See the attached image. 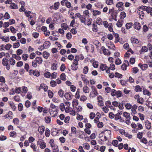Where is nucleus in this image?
Here are the masks:
<instances>
[{"label": "nucleus", "mask_w": 152, "mask_h": 152, "mask_svg": "<svg viewBox=\"0 0 152 152\" xmlns=\"http://www.w3.org/2000/svg\"><path fill=\"white\" fill-rule=\"evenodd\" d=\"M9 104L13 111H15L16 110V107L13 102H10Z\"/></svg>", "instance_id": "34"}, {"label": "nucleus", "mask_w": 152, "mask_h": 152, "mask_svg": "<svg viewBox=\"0 0 152 152\" xmlns=\"http://www.w3.org/2000/svg\"><path fill=\"white\" fill-rule=\"evenodd\" d=\"M49 110L50 115H51L52 117H55L57 115V111L56 109L53 110L52 109H49Z\"/></svg>", "instance_id": "7"}, {"label": "nucleus", "mask_w": 152, "mask_h": 152, "mask_svg": "<svg viewBox=\"0 0 152 152\" xmlns=\"http://www.w3.org/2000/svg\"><path fill=\"white\" fill-rule=\"evenodd\" d=\"M9 61L10 64L12 65H14L15 64V61L13 59V57L10 58Z\"/></svg>", "instance_id": "45"}, {"label": "nucleus", "mask_w": 152, "mask_h": 152, "mask_svg": "<svg viewBox=\"0 0 152 152\" xmlns=\"http://www.w3.org/2000/svg\"><path fill=\"white\" fill-rule=\"evenodd\" d=\"M126 16V14L124 11L121 12L120 13V17L121 19H124Z\"/></svg>", "instance_id": "32"}, {"label": "nucleus", "mask_w": 152, "mask_h": 152, "mask_svg": "<svg viewBox=\"0 0 152 152\" xmlns=\"http://www.w3.org/2000/svg\"><path fill=\"white\" fill-rule=\"evenodd\" d=\"M102 134L104 135V139L103 140L106 141L108 139H110L111 137V132L110 130H106L104 132H102Z\"/></svg>", "instance_id": "1"}, {"label": "nucleus", "mask_w": 152, "mask_h": 152, "mask_svg": "<svg viewBox=\"0 0 152 152\" xmlns=\"http://www.w3.org/2000/svg\"><path fill=\"white\" fill-rule=\"evenodd\" d=\"M148 48L146 46H142L141 49L140 51V54L142 53H145L147 52Z\"/></svg>", "instance_id": "22"}, {"label": "nucleus", "mask_w": 152, "mask_h": 152, "mask_svg": "<svg viewBox=\"0 0 152 152\" xmlns=\"http://www.w3.org/2000/svg\"><path fill=\"white\" fill-rule=\"evenodd\" d=\"M43 57L47 59L50 56V53L46 51H44L42 53Z\"/></svg>", "instance_id": "28"}, {"label": "nucleus", "mask_w": 152, "mask_h": 152, "mask_svg": "<svg viewBox=\"0 0 152 152\" xmlns=\"http://www.w3.org/2000/svg\"><path fill=\"white\" fill-rule=\"evenodd\" d=\"M45 134L46 137H49L50 135V131L47 128L45 129Z\"/></svg>", "instance_id": "57"}, {"label": "nucleus", "mask_w": 152, "mask_h": 152, "mask_svg": "<svg viewBox=\"0 0 152 152\" xmlns=\"http://www.w3.org/2000/svg\"><path fill=\"white\" fill-rule=\"evenodd\" d=\"M145 125L146 128L147 129H150L151 127V124L148 121H147L145 122Z\"/></svg>", "instance_id": "44"}, {"label": "nucleus", "mask_w": 152, "mask_h": 152, "mask_svg": "<svg viewBox=\"0 0 152 152\" xmlns=\"http://www.w3.org/2000/svg\"><path fill=\"white\" fill-rule=\"evenodd\" d=\"M40 89H43L45 91H46L48 89V87L46 85L44 84H42L40 86Z\"/></svg>", "instance_id": "27"}, {"label": "nucleus", "mask_w": 152, "mask_h": 152, "mask_svg": "<svg viewBox=\"0 0 152 152\" xmlns=\"http://www.w3.org/2000/svg\"><path fill=\"white\" fill-rule=\"evenodd\" d=\"M8 90L7 86L5 84L0 83V91L2 92H6Z\"/></svg>", "instance_id": "4"}, {"label": "nucleus", "mask_w": 152, "mask_h": 152, "mask_svg": "<svg viewBox=\"0 0 152 152\" xmlns=\"http://www.w3.org/2000/svg\"><path fill=\"white\" fill-rule=\"evenodd\" d=\"M121 113H118L116 114L115 115V120H119L120 122H122L124 121V120L120 116Z\"/></svg>", "instance_id": "6"}, {"label": "nucleus", "mask_w": 152, "mask_h": 152, "mask_svg": "<svg viewBox=\"0 0 152 152\" xmlns=\"http://www.w3.org/2000/svg\"><path fill=\"white\" fill-rule=\"evenodd\" d=\"M98 102V105L99 106H101L103 105V101L102 99V98L101 96H99L97 98Z\"/></svg>", "instance_id": "12"}, {"label": "nucleus", "mask_w": 152, "mask_h": 152, "mask_svg": "<svg viewBox=\"0 0 152 152\" xmlns=\"http://www.w3.org/2000/svg\"><path fill=\"white\" fill-rule=\"evenodd\" d=\"M9 63V60L8 58H7L5 57L2 60V64L3 66L8 64Z\"/></svg>", "instance_id": "25"}, {"label": "nucleus", "mask_w": 152, "mask_h": 152, "mask_svg": "<svg viewBox=\"0 0 152 152\" xmlns=\"http://www.w3.org/2000/svg\"><path fill=\"white\" fill-rule=\"evenodd\" d=\"M101 50L100 51V53H102L101 50H102V53L104 54L105 55H109L110 54V52L109 50L106 49L104 46H102L101 48Z\"/></svg>", "instance_id": "3"}, {"label": "nucleus", "mask_w": 152, "mask_h": 152, "mask_svg": "<svg viewBox=\"0 0 152 152\" xmlns=\"http://www.w3.org/2000/svg\"><path fill=\"white\" fill-rule=\"evenodd\" d=\"M81 76L82 80L84 81L85 83H89V81L86 78L85 76L83 75H81Z\"/></svg>", "instance_id": "41"}, {"label": "nucleus", "mask_w": 152, "mask_h": 152, "mask_svg": "<svg viewBox=\"0 0 152 152\" xmlns=\"http://www.w3.org/2000/svg\"><path fill=\"white\" fill-rule=\"evenodd\" d=\"M13 113L11 111H9L8 114H6L5 117L8 118L12 119L13 118L12 116Z\"/></svg>", "instance_id": "24"}, {"label": "nucleus", "mask_w": 152, "mask_h": 152, "mask_svg": "<svg viewBox=\"0 0 152 152\" xmlns=\"http://www.w3.org/2000/svg\"><path fill=\"white\" fill-rule=\"evenodd\" d=\"M133 26L134 28L137 30H140L141 28L140 24L138 22L134 23L133 25Z\"/></svg>", "instance_id": "11"}, {"label": "nucleus", "mask_w": 152, "mask_h": 152, "mask_svg": "<svg viewBox=\"0 0 152 152\" xmlns=\"http://www.w3.org/2000/svg\"><path fill=\"white\" fill-rule=\"evenodd\" d=\"M110 44H109V43L107 44V45L108 48L111 49L115 50V47L114 45L113 44V43H112L111 42H110Z\"/></svg>", "instance_id": "23"}, {"label": "nucleus", "mask_w": 152, "mask_h": 152, "mask_svg": "<svg viewBox=\"0 0 152 152\" xmlns=\"http://www.w3.org/2000/svg\"><path fill=\"white\" fill-rule=\"evenodd\" d=\"M3 16V17L5 19H8L10 18V15L7 12H5Z\"/></svg>", "instance_id": "53"}, {"label": "nucleus", "mask_w": 152, "mask_h": 152, "mask_svg": "<svg viewBox=\"0 0 152 152\" xmlns=\"http://www.w3.org/2000/svg\"><path fill=\"white\" fill-rule=\"evenodd\" d=\"M83 89V91L85 93H88L89 92V88L87 86H84Z\"/></svg>", "instance_id": "29"}, {"label": "nucleus", "mask_w": 152, "mask_h": 152, "mask_svg": "<svg viewBox=\"0 0 152 152\" xmlns=\"http://www.w3.org/2000/svg\"><path fill=\"white\" fill-rule=\"evenodd\" d=\"M57 63L56 62L53 63L51 66V69L53 70H55L57 69Z\"/></svg>", "instance_id": "21"}, {"label": "nucleus", "mask_w": 152, "mask_h": 152, "mask_svg": "<svg viewBox=\"0 0 152 152\" xmlns=\"http://www.w3.org/2000/svg\"><path fill=\"white\" fill-rule=\"evenodd\" d=\"M12 47V45L10 44H7L4 46V48L7 50H9Z\"/></svg>", "instance_id": "60"}, {"label": "nucleus", "mask_w": 152, "mask_h": 152, "mask_svg": "<svg viewBox=\"0 0 152 152\" xmlns=\"http://www.w3.org/2000/svg\"><path fill=\"white\" fill-rule=\"evenodd\" d=\"M72 109V108L70 106H68L65 107L64 110L66 113H68L70 112V111Z\"/></svg>", "instance_id": "46"}, {"label": "nucleus", "mask_w": 152, "mask_h": 152, "mask_svg": "<svg viewBox=\"0 0 152 152\" xmlns=\"http://www.w3.org/2000/svg\"><path fill=\"white\" fill-rule=\"evenodd\" d=\"M92 14L94 16H96L100 15L101 12L98 10H95L92 11Z\"/></svg>", "instance_id": "20"}, {"label": "nucleus", "mask_w": 152, "mask_h": 152, "mask_svg": "<svg viewBox=\"0 0 152 152\" xmlns=\"http://www.w3.org/2000/svg\"><path fill=\"white\" fill-rule=\"evenodd\" d=\"M94 44L96 47V48H97L101 46L100 43L97 40H95L94 42Z\"/></svg>", "instance_id": "49"}, {"label": "nucleus", "mask_w": 152, "mask_h": 152, "mask_svg": "<svg viewBox=\"0 0 152 152\" xmlns=\"http://www.w3.org/2000/svg\"><path fill=\"white\" fill-rule=\"evenodd\" d=\"M60 78L61 79L63 80H66V75L64 73H62L60 75Z\"/></svg>", "instance_id": "63"}, {"label": "nucleus", "mask_w": 152, "mask_h": 152, "mask_svg": "<svg viewBox=\"0 0 152 152\" xmlns=\"http://www.w3.org/2000/svg\"><path fill=\"white\" fill-rule=\"evenodd\" d=\"M87 97L84 95H82L80 98V100L81 101L84 102L87 99Z\"/></svg>", "instance_id": "50"}, {"label": "nucleus", "mask_w": 152, "mask_h": 152, "mask_svg": "<svg viewBox=\"0 0 152 152\" xmlns=\"http://www.w3.org/2000/svg\"><path fill=\"white\" fill-rule=\"evenodd\" d=\"M28 55L26 54H23L22 55V58L23 60L26 61L27 60V58H28Z\"/></svg>", "instance_id": "43"}, {"label": "nucleus", "mask_w": 152, "mask_h": 152, "mask_svg": "<svg viewBox=\"0 0 152 152\" xmlns=\"http://www.w3.org/2000/svg\"><path fill=\"white\" fill-rule=\"evenodd\" d=\"M10 7L11 9H15L18 8V6L16 4L12 3L10 4Z\"/></svg>", "instance_id": "40"}, {"label": "nucleus", "mask_w": 152, "mask_h": 152, "mask_svg": "<svg viewBox=\"0 0 152 152\" xmlns=\"http://www.w3.org/2000/svg\"><path fill=\"white\" fill-rule=\"evenodd\" d=\"M60 3L59 2H55L52 6L50 7V9H54L56 10L58 9L59 7Z\"/></svg>", "instance_id": "10"}, {"label": "nucleus", "mask_w": 152, "mask_h": 152, "mask_svg": "<svg viewBox=\"0 0 152 152\" xmlns=\"http://www.w3.org/2000/svg\"><path fill=\"white\" fill-rule=\"evenodd\" d=\"M21 88L22 90L21 91L22 95L23 96H25L28 91L27 88L26 87L23 86Z\"/></svg>", "instance_id": "16"}, {"label": "nucleus", "mask_w": 152, "mask_h": 152, "mask_svg": "<svg viewBox=\"0 0 152 152\" xmlns=\"http://www.w3.org/2000/svg\"><path fill=\"white\" fill-rule=\"evenodd\" d=\"M106 4L110 5H111L113 4V0H106Z\"/></svg>", "instance_id": "58"}, {"label": "nucleus", "mask_w": 152, "mask_h": 152, "mask_svg": "<svg viewBox=\"0 0 152 152\" xmlns=\"http://www.w3.org/2000/svg\"><path fill=\"white\" fill-rule=\"evenodd\" d=\"M132 26V23H127L126 25V29H128L131 28Z\"/></svg>", "instance_id": "59"}, {"label": "nucleus", "mask_w": 152, "mask_h": 152, "mask_svg": "<svg viewBox=\"0 0 152 152\" xmlns=\"http://www.w3.org/2000/svg\"><path fill=\"white\" fill-rule=\"evenodd\" d=\"M59 109L62 111H64L65 110V106L63 103H61L59 106Z\"/></svg>", "instance_id": "36"}, {"label": "nucleus", "mask_w": 152, "mask_h": 152, "mask_svg": "<svg viewBox=\"0 0 152 152\" xmlns=\"http://www.w3.org/2000/svg\"><path fill=\"white\" fill-rule=\"evenodd\" d=\"M92 30L94 32H97L98 31V28L96 23H93L92 24Z\"/></svg>", "instance_id": "31"}, {"label": "nucleus", "mask_w": 152, "mask_h": 152, "mask_svg": "<svg viewBox=\"0 0 152 152\" xmlns=\"http://www.w3.org/2000/svg\"><path fill=\"white\" fill-rule=\"evenodd\" d=\"M51 79H56L57 77V73L54 72L51 74Z\"/></svg>", "instance_id": "51"}, {"label": "nucleus", "mask_w": 152, "mask_h": 152, "mask_svg": "<svg viewBox=\"0 0 152 152\" xmlns=\"http://www.w3.org/2000/svg\"><path fill=\"white\" fill-rule=\"evenodd\" d=\"M138 66H139L140 67L141 69L142 70H146L148 67V65L146 64H142L141 63H139L138 64Z\"/></svg>", "instance_id": "15"}, {"label": "nucleus", "mask_w": 152, "mask_h": 152, "mask_svg": "<svg viewBox=\"0 0 152 152\" xmlns=\"http://www.w3.org/2000/svg\"><path fill=\"white\" fill-rule=\"evenodd\" d=\"M45 122L47 123H49L51 121V118L50 116L46 117L45 118Z\"/></svg>", "instance_id": "54"}, {"label": "nucleus", "mask_w": 152, "mask_h": 152, "mask_svg": "<svg viewBox=\"0 0 152 152\" xmlns=\"http://www.w3.org/2000/svg\"><path fill=\"white\" fill-rule=\"evenodd\" d=\"M116 7L118 8L120 10H123L124 7V3L121 2H119L117 3L116 5Z\"/></svg>", "instance_id": "13"}, {"label": "nucleus", "mask_w": 152, "mask_h": 152, "mask_svg": "<svg viewBox=\"0 0 152 152\" xmlns=\"http://www.w3.org/2000/svg\"><path fill=\"white\" fill-rule=\"evenodd\" d=\"M12 57L17 60H20L21 59V57L19 55H17L16 54H13L12 55Z\"/></svg>", "instance_id": "56"}, {"label": "nucleus", "mask_w": 152, "mask_h": 152, "mask_svg": "<svg viewBox=\"0 0 152 152\" xmlns=\"http://www.w3.org/2000/svg\"><path fill=\"white\" fill-rule=\"evenodd\" d=\"M138 106L136 104L133 105L131 107V111L132 113L134 114L137 113L136 109L137 108Z\"/></svg>", "instance_id": "17"}, {"label": "nucleus", "mask_w": 152, "mask_h": 152, "mask_svg": "<svg viewBox=\"0 0 152 152\" xmlns=\"http://www.w3.org/2000/svg\"><path fill=\"white\" fill-rule=\"evenodd\" d=\"M143 92L144 95H147L148 96H150L151 95V93L146 89H143Z\"/></svg>", "instance_id": "42"}, {"label": "nucleus", "mask_w": 152, "mask_h": 152, "mask_svg": "<svg viewBox=\"0 0 152 152\" xmlns=\"http://www.w3.org/2000/svg\"><path fill=\"white\" fill-rule=\"evenodd\" d=\"M79 61L78 59H77V56H75V58L74 60L73 64V65L76 66V65H78V61Z\"/></svg>", "instance_id": "38"}, {"label": "nucleus", "mask_w": 152, "mask_h": 152, "mask_svg": "<svg viewBox=\"0 0 152 152\" xmlns=\"http://www.w3.org/2000/svg\"><path fill=\"white\" fill-rule=\"evenodd\" d=\"M50 45L51 43L49 41H46L44 42L43 45V47L44 48H48L50 47Z\"/></svg>", "instance_id": "14"}, {"label": "nucleus", "mask_w": 152, "mask_h": 152, "mask_svg": "<svg viewBox=\"0 0 152 152\" xmlns=\"http://www.w3.org/2000/svg\"><path fill=\"white\" fill-rule=\"evenodd\" d=\"M45 129V127L43 126H39L38 129V131L41 134H42L44 132Z\"/></svg>", "instance_id": "19"}, {"label": "nucleus", "mask_w": 152, "mask_h": 152, "mask_svg": "<svg viewBox=\"0 0 152 152\" xmlns=\"http://www.w3.org/2000/svg\"><path fill=\"white\" fill-rule=\"evenodd\" d=\"M83 14L85 17L88 18L89 17V12L88 10L84 11L83 12Z\"/></svg>", "instance_id": "33"}, {"label": "nucleus", "mask_w": 152, "mask_h": 152, "mask_svg": "<svg viewBox=\"0 0 152 152\" xmlns=\"http://www.w3.org/2000/svg\"><path fill=\"white\" fill-rule=\"evenodd\" d=\"M130 114L128 113L125 112L123 113V115L127 119H129L130 118Z\"/></svg>", "instance_id": "39"}, {"label": "nucleus", "mask_w": 152, "mask_h": 152, "mask_svg": "<svg viewBox=\"0 0 152 152\" xmlns=\"http://www.w3.org/2000/svg\"><path fill=\"white\" fill-rule=\"evenodd\" d=\"M64 97L67 100H69L72 99V95L69 92L66 93L64 95Z\"/></svg>", "instance_id": "8"}, {"label": "nucleus", "mask_w": 152, "mask_h": 152, "mask_svg": "<svg viewBox=\"0 0 152 152\" xmlns=\"http://www.w3.org/2000/svg\"><path fill=\"white\" fill-rule=\"evenodd\" d=\"M30 147L32 148L34 151H36L37 150V146L34 143H31Z\"/></svg>", "instance_id": "61"}, {"label": "nucleus", "mask_w": 152, "mask_h": 152, "mask_svg": "<svg viewBox=\"0 0 152 152\" xmlns=\"http://www.w3.org/2000/svg\"><path fill=\"white\" fill-rule=\"evenodd\" d=\"M72 103L73 107H76L78 104V102L77 100L75 99L73 100Z\"/></svg>", "instance_id": "35"}, {"label": "nucleus", "mask_w": 152, "mask_h": 152, "mask_svg": "<svg viewBox=\"0 0 152 152\" xmlns=\"http://www.w3.org/2000/svg\"><path fill=\"white\" fill-rule=\"evenodd\" d=\"M0 38L3 41H4L6 42H8L10 39L8 37H0Z\"/></svg>", "instance_id": "52"}, {"label": "nucleus", "mask_w": 152, "mask_h": 152, "mask_svg": "<svg viewBox=\"0 0 152 152\" xmlns=\"http://www.w3.org/2000/svg\"><path fill=\"white\" fill-rule=\"evenodd\" d=\"M79 19L81 22L83 23L84 24L86 25V17H85L83 16L82 15L80 18Z\"/></svg>", "instance_id": "30"}, {"label": "nucleus", "mask_w": 152, "mask_h": 152, "mask_svg": "<svg viewBox=\"0 0 152 152\" xmlns=\"http://www.w3.org/2000/svg\"><path fill=\"white\" fill-rule=\"evenodd\" d=\"M34 60L37 63L39 64H41L43 61L42 58L40 57H36Z\"/></svg>", "instance_id": "18"}, {"label": "nucleus", "mask_w": 152, "mask_h": 152, "mask_svg": "<svg viewBox=\"0 0 152 152\" xmlns=\"http://www.w3.org/2000/svg\"><path fill=\"white\" fill-rule=\"evenodd\" d=\"M125 107L126 109L127 110H130L132 107V106L129 103H127L125 104Z\"/></svg>", "instance_id": "55"}, {"label": "nucleus", "mask_w": 152, "mask_h": 152, "mask_svg": "<svg viewBox=\"0 0 152 152\" xmlns=\"http://www.w3.org/2000/svg\"><path fill=\"white\" fill-rule=\"evenodd\" d=\"M131 40L133 44H138L139 43L138 40L134 37H132L131 39Z\"/></svg>", "instance_id": "26"}, {"label": "nucleus", "mask_w": 152, "mask_h": 152, "mask_svg": "<svg viewBox=\"0 0 152 152\" xmlns=\"http://www.w3.org/2000/svg\"><path fill=\"white\" fill-rule=\"evenodd\" d=\"M88 70V66H86L84 67L83 69V72L84 74H86Z\"/></svg>", "instance_id": "62"}, {"label": "nucleus", "mask_w": 152, "mask_h": 152, "mask_svg": "<svg viewBox=\"0 0 152 152\" xmlns=\"http://www.w3.org/2000/svg\"><path fill=\"white\" fill-rule=\"evenodd\" d=\"M135 91L136 92H140L142 91V88L139 85H137L135 87Z\"/></svg>", "instance_id": "47"}, {"label": "nucleus", "mask_w": 152, "mask_h": 152, "mask_svg": "<svg viewBox=\"0 0 152 152\" xmlns=\"http://www.w3.org/2000/svg\"><path fill=\"white\" fill-rule=\"evenodd\" d=\"M100 69L102 71L105 70L106 72L107 73H109L110 72V70L109 69L108 67H107L105 64H101L100 66Z\"/></svg>", "instance_id": "5"}, {"label": "nucleus", "mask_w": 152, "mask_h": 152, "mask_svg": "<svg viewBox=\"0 0 152 152\" xmlns=\"http://www.w3.org/2000/svg\"><path fill=\"white\" fill-rule=\"evenodd\" d=\"M98 94V93H96L94 92H91L90 93L89 96L90 97L93 98L95 97L96 96H97Z\"/></svg>", "instance_id": "48"}, {"label": "nucleus", "mask_w": 152, "mask_h": 152, "mask_svg": "<svg viewBox=\"0 0 152 152\" xmlns=\"http://www.w3.org/2000/svg\"><path fill=\"white\" fill-rule=\"evenodd\" d=\"M142 8L143 10L146 11L148 13H149L152 10V8L150 7L143 6Z\"/></svg>", "instance_id": "9"}, {"label": "nucleus", "mask_w": 152, "mask_h": 152, "mask_svg": "<svg viewBox=\"0 0 152 152\" xmlns=\"http://www.w3.org/2000/svg\"><path fill=\"white\" fill-rule=\"evenodd\" d=\"M123 21L121 20H119L116 23V25L118 27H121L123 24Z\"/></svg>", "instance_id": "37"}, {"label": "nucleus", "mask_w": 152, "mask_h": 152, "mask_svg": "<svg viewBox=\"0 0 152 152\" xmlns=\"http://www.w3.org/2000/svg\"><path fill=\"white\" fill-rule=\"evenodd\" d=\"M37 145H39L40 148L42 149H44L46 146L45 143L42 139H39L37 142Z\"/></svg>", "instance_id": "2"}, {"label": "nucleus", "mask_w": 152, "mask_h": 152, "mask_svg": "<svg viewBox=\"0 0 152 152\" xmlns=\"http://www.w3.org/2000/svg\"><path fill=\"white\" fill-rule=\"evenodd\" d=\"M108 68L109 70L110 69L112 70H113L115 69V66L113 64H110V66L109 67H108Z\"/></svg>", "instance_id": "64"}]
</instances>
